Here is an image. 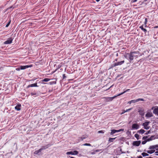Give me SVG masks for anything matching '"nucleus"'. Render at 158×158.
Returning a JSON list of instances; mask_svg holds the SVG:
<instances>
[{"label": "nucleus", "instance_id": "nucleus-1", "mask_svg": "<svg viewBox=\"0 0 158 158\" xmlns=\"http://www.w3.org/2000/svg\"><path fill=\"white\" fill-rule=\"evenodd\" d=\"M139 53V52L134 51L131 52L129 53V59L130 61L134 59V57H137L138 56L136 55Z\"/></svg>", "mask_w": 158, "mask_h": 158}, {"label": "nucleus", "instance_id": "nucleus-2", "mask_svg": "<svg viewBox=\"0 0 158 158\" xmlns=\"http://www.w3.org/2000/svg\"><path fill=\"white\" fill-rule=\"evenodd\" d=\"M116 97V96H114L112 97H106L103 98H104V102H109L112 101Z\"/></svg>", "mask_w": 158, "mask_h": 158}, {"label": "nucleus", "instance_id": "nucleus-3", "mask_svg": "<svg viewBox=\"0 0 158 158\" xmlns=\"http://www.w3.org/2000/svg\"><path fill=\"white\" fill-rule=\"evenodd\" d=\"M124 62V61L122 60L120 62L115 63L113 64V65H112V67L111 68H113L117 66L121 65L122 64H123Z\"/></svg>", "mask_w": 158, "mask_h": 158}, {"label": "nucleus", "instance_id": "nucleus-4", "mask_svg": "<svg viewBox=\"0 0 158 158\" xmlns=\"http://www.w3.org/2000/svg\"><path fill=\"white\" fill-rule=\"evenodd\" d=\"M149 123V122H146L143 123L142 125L144 127V128L145 129L148 130L149 129V127L148 126Z\"/></svg>", "mask_w": 158, "mask_h": 158}, {"label": "nucleus", "instance_id": "nucleus-5", "mask_svg": "<svg viewBox=\"0 0 158 158\" xmlns=\"http://www.w3.org/2000/svg\"><path fill=\"white\" fill-rule=\"evenodd\" d=\"M78 152L77 151L67 152L66 153L67 155H77Z\"/></svg>", "mask_w": 158, "mask_h": 158}, {"label": "nucleus", "instance_id": "nucleus-6", "mask_svg": "<svg viewBox=\"0 0 158 158\" xmlns=\"http://www.w3.org/2000/svg\"><path fill=\"white\" fill-rule=\"evenodd\" d=\"M124 131L123 129H120L119 130H111V132L110 133L111 135H113L114 134L116 133V132H118L121 131Z\"/></svg>", "mask_w": 158, "mask_h": 158}, {"label": "nucleus", "instance_id": "nucleus-7", "mask_svg": "<svg viewBox=\"0 0 158 158\" xmlns=\"http://www.w3.org/2000/svg\"><path fill=\"white\" fill-rule=\"evenodd\" d=\"M13 39L12 38H8L6 41L4 42V44H9L12 43Z\"/></svg>", "mask_w": 158, "mask_h": 158}, {"label": "nucleus", "instance_id": "nucleus-8", "mask_svg": "<svg viewBox=\"0 0 158 158\" xmlns=\"http://www.w3.org/2000/svg\"><path fill=\"white\" fill-rule=\"evenodd\" d=\"M139 125L137 123H134L132 124V129H138L139 128Z\"/></svg>", "mask_w": 158, "mask_h": 158}, {"label": "nucleus", "instance_id": "nucleus-9", "mask_svg": "<svg viewBox=\"0 0 158 158\" xmlns=\"http://www.w3.org/2000/svg\"><path fill=\"white\" fill-rule=\"evenodd\" d=\"M141 143L140 141H134L133 143V145L136 146H138Z\"/></svg>", "mask_w": 158, "mask_h": 158}, {"label": "nucleus", "instance_id": "nucleus-10", "mask_svg": "<svg viewBox=\"0 0 158 158\" xmlns=\"http://www.w3.org/2000/svg\"><path fill=\"white\" fill-rule=\"evenodd\" d=\"M144 100L143 98H139L136 100H131L132 103H135L136 102L140 101H144Z\"/></svg>", "mask_w": 158, "mask_h": 158}, {"label": "nucleus", "instance_id": "nucleus-11", "mask_svg": "<svg viewBox=\"0 0 158 158\" xmlns=\"http://www.w3.org/2000/svg\"><path fill=\"white\" fill-rule=\"evenodd\" d=\"M32 66V65H25V66H21L20 69L21 70L24 69H25L28 68L29 67H31Z\"/></svg>", "mask_w": 158, "mask_h": 158}, {"label": "nucleus", "instance_id": "nucleus-12", "mask_svg": "<svg viewBox=\"0 0 158 158\" xmlns=\"http://www.w3.org/2000/svg\"><path fill=\"white\" fill-rule=\"evenodd\" d=\"M38 86L37 85V83H35L32 84H31L28 85L27 86V88H29L30 87H38Z\"/></svg>", "mask_w": 158, "mask_h": 158}, {"label": "nucleus", "instance_id": "nucleus-13", "mask_svg": "<svg viewBox=\"0 0 158 158\" xmlns=\"http://www.w3.org/2000/svg\"><path fill=\"white\" fill-rule=\"evenodd\" d=\"M21 106L20 104H18L15 106V109L17 111H19L21 110Z\"/></svg>", "mask_w": 158, "mask_h": 158}, {"label": "nucleus", "instance_id": "nucleus-14", "mask_svg": "<svg viewBox=\"0 0 158 158\" xmlns=\"http://www.w3.org/2000/svg\"><path fill=\"white\" fill-rule=\"evenodd\" d=\"M50 144H48L45 146H42L41 148L42 150H45L47 148H48L49 147L51 146Z\"/></svg>", "mask_w": 158, "mask_h": 158}, {"label": "nucleus", "instance_id": "nucleus-15", "mask_svg": "<svg viewBox=\"0 0 158 158\" xmlns=\"http://www.w3.org/2000/svg\"><path fill=\"white\" fill-rule=\"evenodd\" d=\"M42 151V150L40 148L39 150H36V151H35L34 152V153L35 154H36V155H40V154L39 153L41 151Z\"/></svg>", "mask_w": 158, "mask_h": 158}, {"label": "nucleus", "instance_id": "nucleus-16", "mask_svg": "<svg viewBox=\"0 0 158 158\" xmlns=\"http://www.w3.org/2000/svg\"><path fill=\"white\" fill-rule=\"evenodd\" d=\"M139 28H140L144 32L146 33L147 32V30L146 29L143 28V25L139 27Z\"/></svg>", "mask_w": 158, "mask_h": 158}, {"label": "nucleus", "instance_id": "nucleus-17", "mask_svg": "<svg viewBox=\"0 0 158 158\" xmlns=\"http://www.w3.org/2000/svg\"><path fill=\"white\" fill-rule=\"evenodd\" d=\"M153 113L158 115V107L155 108L153 110Z\"/></svg>", "mask_w": 158, "mask_h": 158}, {"label": "nucleus", "instance_id": "nucleus-18", "mask_svg": "<svg viewBox=\"0 0 158 158\" xmlns=\"http://www.w3.org/2000/svg\"><path fill=\"white\" fill-rule=\"evenodd\" d=\"M155 150H148L146 152L148 153H149L150 154H152V153L155 152Z\"/></svg>", "mask_w": 158, "mask_h": 158}, {"label": "nucleus", "instance_id": "nucleus-19", "mask_svg": "<svg viewBox=\"0 0 158 158\" xmlns=\"http://www.w3.org/2000/svg\"><path fill=\"white\" fill-rule=\"evenodd\" d=\"M145 132V131L143 129H141L137 131V133L139 134H143Z\"/></svg>", "mask_w": 158, "mask_h": 158}, {"label": "nucleus", "instance_id": "nucleus-20", "mask_svg": "<svg viewBox=\"0 0 158 158\" xmlns=\"http://www.w3.org/2000/svg\"><path fill=\"white\" fill-rule=\"evenodd\" d=\"M145 116L147 117H150L152 116V114L150 113H147L145 115Z\"/></svg>", "mask_w": 158, "mask_h": 158}, {"label": "nucleus", "instance_id": "nucleus-21", "mask_svg": "<svg viewBox=\"0 0 158 158\" xmlns=\"http://www.w3.org/2000/svg\"><path fill=\"white\" fill-rule=\"evenodd\" d=\"M154 139V136H152L150 138L147 139V141H149Z\"/></svg>", "mask_w": 158, "mask_h": 158}, {"label": "nucleus", "instance_id": "nucleus-22", "mask_svg": "<svg viewBox=\"0 0 158 158\" xmlns=\"http://www.w3.org/2000/svg\"><path fill=\"white\" fill-rule=\"evenodd\" d=\"M139 114L141 116H143L144 114V111L142 110H139Z\"/></svg>", "mask_w": 158, "mask_h": 158}, {"label": "nucleus", "instance_id": "nucleus-23", "mask_svg": "<svg viewBox=\"0 0 158 158\" xmlns=\"http://www.w3.org/2000/svg\"><path fill=\"white\" fill-rule=\"evenodd\" d=\"M51 80L50 79L48 78H45L42 80V81L43 82H48Z\"/></svg>", "mask_w": 158, "mask_h": 158}, {"label": "nucleus", "instance_id": "nucleus-24", "mask_svg": "<svg viewBox=\"0 0 158 158\" xmlns=\"http://www.w3.org/2000/svg\"><path fill=\"white\" fill-rule=\"evenodd\" d=\"M116 138H110L109 139V142H112Z\"/></svg>", "mask_w": 158, "mask_h": 158}, {"label": "nucleus", "instance_id": "nucleus-25", "mask_svg": "<svg viewBox=\"0 0 158 158\" xmlns=\"http://www.w3.org/2000/svg\"><path fill=\"white\" fill-rule=\"evenodd\" d=\"M142 155L144 157L148 156H149V154L145 152H143L142 153Z\"/></svg>", "mask_w": 158, "mask_h": 158}, {"label": "nucleus", "instance_id": "nucleus-26", "mask_svg": "<svg viewBox=\"0 0 158 158\" xmlns=\"http://www.w3.org/2000/svg\"><path fill=\"white\" fill-rule=\"evenodd\" d=\"M129 53H125L124 55V57L127 58H129Z\"/></svg>", "mask_w": 158, "mask_h": 158}, {"label": "nucleus", "instance_id": "nucleus-27", "mask_svg": "<svg viewBox=\"0 0 158 158\" xmlns=\"http://www.w3.org/2000/svg\"><path fill=\"white\" fill-rule=\"evenodd\" d=\"M135 137L137 139H139V135L137 134H135Z\"/></svg>", "mask_w": 158, "mask_h": 158}, {"label": "nucleus", "instance_id": "nucleus-28", "mask_svg": "<svg viewBox=\"0 0 158 158\" xmlns=\"http://www.w3.org/2000/svg\"><path fill=\"white\" fill-rule=\"evenodd\" d=\"M56 81H52L50 82L49 83V84L50 85H53V84H56Z\"/></svg>", "mask_w": 158, "mask_h": 158}, {"label": "nucleus", "instance_id": "nucleus-29", "mask_svg": "<svg viewBox=\"0 0 158 158\" xmlns=\"http://www.w3.org/2000/svg\"><path fill=\"white\" fill-rule=\"evenodd\" d=\"M148 149H155V148L154 145L151 146L149 147Z\"/></svg>", "mask_w": 158, "mask_h": 158}, {"label": "nucleus", "instance_id": "nucleus-30", "mask_svg": "<svg viewBox=\"0 0 158 158\" xmlns=\"http://www.w3.org/2000/svg\"><path fill=\"white\" fill-rule=\"evenodd\" d=\"M147 23V18H145V21L144 22V24L145 25V27H146V24Z\"/></svg>", "mask_w": 158, "mask_h": 158}, {"label": "nucleus", "instance_id": "nucleus-31", "mask_svg": "<svg viewBox=\"0 0 158 158\" xmlns=\"http://www.w3.org/2000/svg\"><path fill=\"white\" fill-rule=\"evenodd\" d=\"M82 145H84V146H91L90 144L88 143H85V144H84Z\"/></svg>", "mask_w": 158, "mask_h": 158}, {"label": "nucleus", "instance_id": "nucleus-32", "mask_svg": "<svg viewBox=\"0 0 158 158\" xmlns=\"http://www.w3.org/2000/svg\"><path fill=\"white\" fill-rule=\"evenodd\" d=\"M95 151L96 152H99L100 151H101L102 152L103 151L102 149H97V150H95Z\"/></svg>", "mask_w": 158, "mask_h": 158}, {"label": "nucleus", "instance_id": "nucleus-33", "mask_svg": "<svg viewBox=\"0 0 158 158\" xmlns=\"http://www.w3.org/2000/svg\"><path fill=\"white\" fill-rule=\"evenodd\" d=\"M31 96H33V95H36L37 94L36 93H35V92H32L31 93Z\"/></svg>", "mask_w": 158, "mask_h": 158}, {"label": "nucleus", "instance_id": "nucleus-34", "mask_svg": "<svg viewBox=\"0 0 158 158\" xmlns=\"http://www.w3.org/2000/svg\"><path fill=\"white\" fill-rule=\"evenodd\" d=\"M148 141H147V139L146 140H144V141H142V144H145L147 142H148Z\"/></svg>", "mask_w": 158, "mask_h": 158}, {"label": "nucleus", "instance_id": "nucleus-35", "mask_svg": "<svg viewBox=\"0 0 158 158\" xmlns=\"http://www.w3.org/2000/svg\"><path fill=\"white\" fill-rule=\"evenodd\" d=\"M154 146L155 148V149H156V150H158V148H158V145H154Z\"/></svg>", "mask_w": 158, "mask_h": 158}, {"label": "nucleus", "instance_id": "nucleus-36", "mask_svg": "<svg viewBox=\"0 0 158 158\" xmlns=\"http://www.w3.org/2000/svg\"><path fill=\"white\" fill-rule=\"evenodd\" d=\"M98 133H104V131L102 130H101L98 131Z\"/></svg>", "mask_w": 158, "mask_h": 158}, {"label": "nucleus", "instance_id": "nucleus-37", "mask_svg": "<svg viewBox=\"0 0 158 158\" xmlns=\"http://www.w3.org/2000/svg\"><path fill=\"white\" fill-rule=\"evenodd\" d=\"M124 94V92H123L122 93H120V94H118L117 95L115 96H116V97L117 96H119L121 95H122V94Z\"/></svg>", "mask_w": 158, "mask_h": 158}, {"label": "nucleus", "instance_id": "nucleus-38", "mask_svg": "<svg viewBox=\"0 0 158 158\" xmlns=\"http://www.w3.org/2000/svg\"><path fill=\"white\" fill-rule=\"evenodd\" d=\"M147 138H148V136H144V137H143L142 139H143V140H145V139L146 140L147 139Z\"/></svg>", "mask_w": 158, "mask_h": 158}, {"label": "nucleus", "instance_id": "nucleus-39", "mask_svg": "<svg viewBox=\"0 0 158 158\" xmlns=\"http://www.w3.org/2000/svg\"><path fill=\"white\" fill-rule=\"evenodd\" d=\"M61 65L60 64L58 65L57 68L56 69V70L58 69H60L61 67Z\"/></svg>", "mask_w": 158, "mask_h": 158}, {"label": "nucleus", "instance_id": "nucleus-40", "mask_svg": "<svg viewBox=\"0 0 158 158\" xmlns=\"http://www.w3.org/2000/svg\"><path fill=\"white\" fill-rule=\"evenodd\" d=\"M80 139L81 140H83L84 139H85V138L83 137H80Z\"/></svg>", "mask_w": 158, "mask_h": 158}, {"label": "nucleus", "instance_id": "nucleus-41", "mask_svg": "<svg viewBox=\"0 0 158 158\" xmlns=\"http://www.w3.org/2000/svg\"><path fill=\"white\" fill-rule=\"evenodd\" d=\"M10 21L9 23H8L6 25V27H8V26L10 25Z\"/></svg>", "mask_w": 158, "mask_h": 158}, {"label": "nucleus", "instance_id": "nucleus-42", "mask_svg": "<svg viewBox=\"0 0 158 158\" xmlns=\"http://www.w3.org/2000/svg\"><path fill=\"white\" fill-rule=\"evenodd\" d=\"M16 70L17 71H19L20 70H21V69H20V67L16 69Z\"/></svg>", "mask_w": 158, "mask_h": 158}, {"label": "nucleus", "instance_id": "nucleus-43", "mask_svg": "<svg viewBox=\"0 0 158 158\" xmlns=\"http://www.w3.org/2000/svg\"><path fill=\"white\" fill-rule=\"evenodd\" d=\"M150 131H147V132H146L145 133V135H148V134H149L150 133Z\"/></svg>", "mask_w": 158, "mask_h": 158}, {"label": "nucleus", "instance_id": "nucleus-44", "mask_svg": "<svg viewBox=\"0 0 158 158\" xmlns=\"http://www.w3.org/2000/svg\"><path fill=\"white\" fill-rule=\"evenodd\" d=\"M131 109V108H130V109L127 110H125V111H126V112H128V111H130Z\"/></svg>", "mask_w": 158, "mask_h": 158}, {"label": "nucleus", "instance_id": "nucleus-45", "mask_svg": "<svg viewBox=\"0 0 158 158\" xmlns=\"http://www.w3.org/2000/svg\"><path fill=\"white\" fill-rule=\"evenodd\" d=\"M130 90V89H127V90H126V91H124L123 92H124V93H126V92H127V91H128L129 90Z\"/></svg>", "mask_w": 158, "mask_h": 158}, {"label": "nucleus", "instance_id": "nucleus-46", "mask_svg": "<svg viewBox=\"0 0 158 158\" xmlns=\"http://www.w3.org/2000/svg\"><path fill=\"white\" fill-rule=\"evenodd\" d=\"M125 112H126V111H125V110H123L121 114H123Z\"/></svg>", "mask_w": 158, "mask_h": 158}, {"label": "nucleus", "instance_id": "nucleus-47", "mask_svg": "<svg viewBox=\"0 0 158 158\" xmlns=\"http://www.w3.org/2000/svg\"><path fill=\"white\" fill-rule=\"evenodd\" d=\"M63 79H64L65 78H66V76H65V74H63Z\"/></svg>", "mask_w": 158, "mask_h": 158}, {"label": "nucleus", "instance_id": "nucleus-48", "mask_svg": "<svg viewBox=\"0 0 158 158\" xmlns=\"http://www.w3.org/2000/svg\"><path fill=\"white\" fill-rule=\"evenodd\" d=\"M96 152H95V151H94V152H92L91 153V154H94L96 153Z\"/></svg>", "mask_w": 158, "mask_h": 158}, {"label": "nucleus", "instance_id": "nucleus-49", "mask_svg": "<svg viewBox=\"0 0 158 158\" xmlns=\"http://www.w3.org/2000/svg\"><path fill=\"white\" fill-rule=\"evenodd\" d=\"M137 0H133L132 2H137Z\"/></svg>", "mask_w": 158, "mask_h": 158}, {"label": "nucleus", "instance_id": "nucleus-50", "mask_svg": "<svg viewBox=\"0 0 158 158\" xmlns=\"http://www.w3.org/2000/svg\"><path fill=\"white\" fill-rule=\"evenodd\" d=\"M132 103V102H131V101H129L128 102V103L129 104H131Z\"/></svg>", "mask_w": 158, "mask_h": 158}, {"label": "nucleus", "instance_id": "nucleus-51", "mask_svg": "<svg viewBox=\"0 0 158 158\" xmlns=\"http://www.w3.org/2000/svg\"><path fill=\"white\" fill-rule=\"evenodd\" d=\"M138 158H143L141 156H138Z\"/></svg>", "mask_w": 158, "mask_h": 158}, {"label": "nucleus", "instance_id": "nucleus-52", "mask_svg": "<svg viewBox=\"0 0 158 158\" xmlns=\"http://www.w3.org/2000/svg\"><path fill=\"white\" fill-rule=\"evenodd\" d=\"M110 89V88H108V89H106V90H105V91H106L109 90Z\"/></svg>", "mask_w": 158, "mask_h": 158}, {"label": "nucleus", "instance_id": "nucleus-53", "mask_svg": "<svg viewBox=\"0 0 158 158\" xmlns=\"http://www.w3.org/2000/svg\"><path fill=\"white\" fill-rule=\"evenodd\" d=\"M113 85H112L111 86L109 87V88H111L113 86Z\"/></svg>", "mask_w": 158, "mask_h": 158}, {"label": "nucleus", "instance_id": "nucleus-54", "mask_svg": "<svg viewBox=\"0 0 158 158\" xmlns=\"http://www.w3.org/2000/svg\"><path fill=\"white\" fill-rule=\"evenodd\" d=\"M156 154H158V151H156L155 153Z\"/></svg>", "mask_w": 158, "mask_h": 158}, {"label": "nucleus", "instance_id": "nucleus-55", "mask_svg": "<svg viewBox=\"0 0 158 158\" xmlns=\"http://www.w3.org/2000/svg\"><path fill=\"white\" fill-rule=\"evenodd\" d=\"M96 0V1L97 2H99L100 0Z\"/></svg>", "mask_w": 158, "mask_h": 158}, {"label": "nucleus", "instance_id": "nucleus-56", "mask_svg": "<svg viewBox=\"0 0 158 158\" xmlns=\"http://www.w3.org/2000/svg\"><path fill=\"white\" fill-rule=\"evenodd\" d=\"M158 26H156L155 27V28H158Z\"/></svg>", "mask_w": 158, "mask_h": 158}, {"label": "nucleus", "instance_id": "nucleus-57", "mask_svg": "<svg viewBox=\"0 0 158 158\" xmlns=\"http://www.w3.org/2000/svg\"><path fill=\"white\" fill-rule=\"evenodd\" d=\"M154 107H153L152 108V110H153V108H154Z\"/></svg>", "mask_w": 158, "mask_h": 158}, {"label": "nucleus", "instance_id": "nucleus-58", "mask_svg": "<svg viewBox=\"0 0 158 158\" xmlns=\"http://www.w3.org/2000/svg\"><path fill=\"white\" fill-rule=\"evenodd\" d=\"M156 156H158V154H156Z\"/></svg>", "mask_w": 158, "mask_h": 158}, {"label": "nucleus", "instance_id": "nucleus-59", "mask_svg": "<svg viewBox=\"0 0 158 158\" xmlns=\"http://www.w3.org/2000/svg\"><path fill=\"white\" fill-rule=\"evenodd\" d=\"M148 158H152V157H149Z\"/></svg>", "mask_w": 158, "mask_h": 158}, {"label": "nucleus", "instance_id": "nucleus-60", "mask_svg": "<svg viewBox=\"0 0 158 158\" xmlns=\"http://www.w3.org/2000/svg\"><path fill=\"white\" fill-rule=\"evenodd\" d=\"M43 83L44 84H46L45 83Z\"/></svg>", "mask_w": 158, "mask_h": 158}]
</instances>
